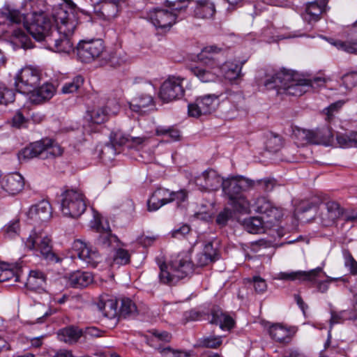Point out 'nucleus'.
Masks as SVG:
<instances>
[{"label": "nucleus", "mask_w": 357, "mask_h": 357, "mask_svg": "<svg viewBox=\"0 0 357 357\" xmlns=\"http://www.w3.org/2000/svg\"><path fill=\"white\" fill-rule=\"evenodd\" d=\"M147 140H148V138L146 137H130L128 148L139 149Z\"/></svg>", "instance_id": "774afa93"}, {"label": "nucleus", "mask_w": 357, "mask_h": 357, "mask_svg": "<svg viewBox=\"0 0 357 357\" xmlns=\"http://www.w3.org/2000/svg\"><path fill=\"white\" fill-rule=\"evenodd\" d=\"M336 139L340 146L342 148L352 147L349 134H338L336 137Z\"/></svg>", "instance_id": "338daca9"}, {"label": "nucleus", "mask_w": 357, "mask_h": 357, "mask_svg": "<svg viewBox=\"0 0 357 357\" xmlns=\"http://www.w3.org/2000/svg\"><path fill=\"white\" fill-rule=\"evenodd\" d=\"M99 311L108 319H114L119 314L117 310V301L116 299H100L97 303Z\"/></svg>", "instance_id": "c756f323"}, {"label": "nucleus", "mask_w": 357, "mask_h": 357, "mask_svg": "<svg viewBox=\"0 0 357 357\" xmlns=\"http://www.w3.org/2000/svg\"><path fill=\"white\" fill-rule=\"evenodd\" d=\"M211 314L212 319L210 321L211 324L219 325L220 328L222 330L229 331L234 327V319L221 310H213Z\"/></svg>", "instance_id": "2f4dec72"}, {"label": "nucleus", "mask_w": 357, "mask_h": 357, "mask_svg": "<svg viewBox=\"0 0 357 357\" xmlns=\"http://www.w3.org/2000/svg\"><path fill=\"white\" fill-rule=\"evenodd\" d=\"M203 252L208 257H210L213 261L218 259V252L217 248L213 247L212 242H209L205 245Z\"/></svg>", "instance_id": "0e129e2a"}, {"label": "nucleus", "mask_w": 357, "mask_h": 357, "mask_svg": "<svg viewBox=\"0 0 357 357\" xmlns=\"http://www.w3.org/2000/svg\"><path fill=\"white\" fill-rule=\"evenodd\" d=\"M220 50V48L215 45L204 47L200 54V59H207L208 61H206L207 66L190 68L191 73L202 82H215L218 79V72L220 63L213 57V54L218 53Z\"/></svg>", "instance_id": "423d86ee"}, {"label": "nucleus", "mask_w": 357, "mask_h": 357, "mask_svg": "<svg viewBox=\"0 0 357 357\" xmlns=\"http://www.w3.org/2000/svg\"><path fill=\"white\" fill-rule=\"evenodd\" d=\"M344 103V101L339 100L332 103L327 108L324 109L323 112L326 115V120L331 122L333 119L335 114L342 107Z\"/></svg>", "instance_id": "603ef678"}, {"label": "nucleus", "mask_w": 357, "mask_h": 357, "mask_svg": "<svg viewBox=\"0 0 357 357\" xmlns=\"http://www.w3.org/2000/svg\"><path fill=\"white\" fill-rule=\"evenodd\" d=\"M342 80L345 89L351 90L357 86V73H347L342 77Z\"/></svg>", "instance_id": "13d9d810"}, {"label": "nucleus", "mask_w": 357, "mask_h": 357, "mask_svg": "<svg viewBox=\"0 0 357 357\" xmlns=\"http://www.w3.org/2000/svg\"><path fill=\"white\" fill-rule=\"evenodd\" d=\"M158 136H167L172 141H178L181 138L180 131L174 127L159 126L155 130Z\"/></svg>", "instance_id": "c03bdc74"}, {"label": "nucleus", "mask_w": 357, "mask_h": 357, "mask_svg": "<svg viewBox=\"0 0 357 357\" xmlns=\"http://www.w3.org/2000/svg\"><path fill=\"white\" fill-rule=\"evenodd\" d=\"M188 192L185 189H181L178 191H172L171 202H176L179 207L188 202Z\"/></svg>", "instance_id": "864d4df0"}, {"label": "nucleus", "mask_w": 357, "mask_h": 357, "mask_svg": "<svg viewBox=\"0 0 357 357\" xmlns=\"http://www.w3.org/2000/svg\"><path fill=\"white\" fill-rule=\"evenodd\" d=\"M72 249L78 258L88 266L94 268L100 261L99 252L89 247L86 243L79 239L73 242Z\"/></svg>", "instance_id": "2eb2a0df"}, {"label": "nucleus", "mask_w": 357, "mask_h": 357, "mask_svg": "<svg viewBox=\"0 0 357 357\" xmlns=\"http://www.w3.org/2000/svg\"><path fill=\"white\" fill-rule=\"evenodd\" d=\"M1 187L9 195H15L24 189V178L17 172L8 174L3 178Z\"/></svg>", "instance_id": "4be33fe9"}, {"label": "nucleus", "mask_w": 357, "mask_h": 357, "mask_svg": "<svg viewBox=\"0 0 357 357\" xmlns=\"http://www.w3.org/2000/svg\"><path fill=\"white\" fill-rule=\"evenodd\" d=\"M45 145L43 144V139L31 143L29 146L24 148L20 153V156L24 159H32L40 157L45 159L44 150Z\"/></svg>", "instance_id": "bb28decb"}, {"label": "nucleus", "mask_w": 357, "mask_h": 357, "mask_svg": "<svg viewBox=\"0 0 357 357\" xmlns=\"http://www.w3.org/2000/svg\"><path fill=\"white\" fill-rule=\"evenodd\" d=\"M84 82V79L82 75H77L62 86L61 93L69 94L77 92L83 86Z\"/></svg>", "instance_id": "ea45409f"}, {"label": "nucleus", "mask_w": 357, "mask_h": 357, "mask_svg": "<svg viewBox=\"0 0 357 357\" xmlns=\"http://www.w3.org/2000/svg\"><path fill=\"white\" fill-rule=\"evenodd\" d=\"M327 3L328 0H315L308 3L305 8V20L309 21V22L312 21L317 22L324 10Z\"/></svg>", "instance_id": "b1692460"}, {"label": "nucleus", "mask_w": 357, "mask_h": 357, "mask_svg": "<svg viewBox=\"0 0 357 357\" xmlns=\"http://www.w3.org/2000/svg\"><path fill=\"white\" fill-rule=\"evenodd\" d=\"M49 16L43 12L34 13L31 22L26 26L27 32L37 41L47 42V36L52 35L54 29H56L54 15Z\"/></svg>", "instance_id": "0eeeda50"}, {"label": "nucleus", "mask_w": 357, "mask_h": 357, "mask_svg": "<svg viewBox=\"0 0 357 357\" xmlns=\"http://www.w3.org/2000/svg\"><path fill=\"white\" fill-rule=\"evenodd\" d=\"M326 207L327 209L328 218L332 222H334L342 214V209L339 204L336 202H327L326 203Z\"/></svg>", "instance_id": "49530a36"}, {"label": "nucleus", "mask_w": 357, "mask_h": 357, "mask_svg": "<svg viewBox=\"0 0 357 357\" xmlns=\"http://www.w3.org/2000/svg\"><path fill=\"white\" fill-rule=\"evenodd\" d=\"M20 230V219L17 217L10 220L2 229L4 236L8 238H13L18 236Z\"/></svg>", "instance_id": "a19ab883"}, {"label": "nucleus", "mask_w": 357, "mask_h": 357, "mask_svg": "<svg viewBox=\"0 0 357 357\" xmlns=\"http://www.w3.org/2000/svg\"><path fill=\"white\" fill-rule=\"evenodd\" d=\"M158 351L161 354L171 356L172 357H190V352L185 350H176L170 347L165 348H158Z\"/></svg>", "instance_id": "5fc2aeb1"}, {"label": "nucleus", "mask_w": 357, "mask_h": 357, "mask_svg": "<svg viewBox=\"0 0 357 357\" xmlns=\"http://www.w3.org/2000/svg\"><path fill=\"white\" fill-rule=\"evenodd\" d=\"M56 92L54 86L51 83H45L37 86L30 94V100L34 104H40L51 99Z\"/></svg>", "instance_id": "5701e85b"}, {"label": "nucleus", "mask_w": 357, "mask_h": 357, "mask_svg": "<svg viewBox=\"0 0 357 357\" xmlns=\"http://www.w3.org/2000/svg\"><path fill=\"white\" fill-rule=\"evenodd\" d=\"M220 94H206L196 98L194 102L190 103L188 112L190 116L199 118L202 115H208L215 112L218 105Z\"/></svg>", "instance_id": "f8f14e48"}, {"label": "nucleus", "mask_w": 357, "mask_h": 357, "mask_svg": "<svg viewBox=\"0 0 357 357\" xmlns=\"http://www.w3.org/2000/svg\"><path fill=\"white\" fill-rule=\"evenodd\" d=\"M0 15L11 24H20L24 20V15L13 5L5 3L0 9Z\"/></svg>", "instance_id": "cd10ccee"}, {"label": "nucleus", "mask_w": 357, "mask_h": 357, "mask_svg": "<svg viewBox=\"0 0 357 357\" xmlns=\"http://www.w3.org/2000/svg\"><path fill=\"white\" fill-rule=\"evenodd\" d=\"M320 274L326 275L321 267H317L309 271H291L281 272L278 275V278L284 280H300V281H314L315 279L320 276Z\"/></svg>", "instance_id": "a211bd4d"}, {"label": "nucleus", "mask_w": 357, "mask_h": 357, "mask_svg": "<svg viewBox=\"0 0 357 357\" xmlns=\"http://www.w3.org/2000/svg\"><path fill=\"white\" fill-rule=\"evenodd\" d=\"M130 135H125L121 132H116L111 136V142L112 146H123L126 145L128 147Z\"/></svg>", "instance_id": "4d7b16f0"}, {"label": "nucleus", "mask_w": 357, "mask_h": 357, "mask_svg": "<svg viewBox=\"0 0 357 357\" xmlns=\"http://www.w3.org/2000/svg\"><path fill=\"white\" fill-rule=\"evenodd\" d=\"M159 269V282L162 284L172 286L192 273V264L188 259L178 256L169 264H160Z\"/></svg>", "instance_id": "20e7f679"}, {"label": "nucleus", "mask_w": 357, "mask_h": 357, "mask_svg": "<svg viewBox=\"0 0 357 357\" xmlns=\"http://www.w3.org/2000/svg\"><path fill=\"white\" fill-rule=\"evenodd\" d=\"M215 6L210 0H201L197 1L195 9L197 17L202 19H211L215 13Z\"/></svg>", "instance_id": "7c9ffc66"}, {"label": "nucleus", "mask_w": 357, "mask_h": 357, "mask_svg": "<svg viewBox=\"0 0 357 357\" xmlns=\"http://www.w3.org/2000/svg\"><path fill=\"white\" fill-rule=\"evenodd\" d=\"M45 283V274L39 270H32L29 272L26 285L31 290H37L43 288Z\"/></svg>", "instance_id": "473e14b6"}, {"label": "nucleus", "mask_w": 357, "mask_h": 357, "mask_svg": "<svg viewBox=\"0 0 357 357\" xmlns=\"http://www.w3.org/2000/svg\"><path fill=\"white\" fill-rule=\"evenodd\" d=\"M243 62L227 61L222 68L224 75L226 79L233 81L241 76V68Z\"/></svg>", "instance_id": "f704fd0d"}, {"label": "nucleus", "mask_w": 357, "mask_h": 357, "mask_svg": "<svg viewBox=\"0 0 357 357\" xmlns=\"http://www.w3.org/2000/svg\"><path fill=\"white\" fill-rule=\"evenodd\" d=\"M253 286L255 291L259 294L264 292L267 289L266 281L260 277L253 278Z\"/></svg>", "instance_id": "69168bd1"}, {"label": "nucleus", "mask_w": 357, "mask_h": 357, "mask_svg": "<svg viewBox=\"0 0 357 357\" xmlns=\"http://www.w3.org/2000/svg\"><path fill=\"white\" fill-rule=\"evenodd\" d=\"M94 10L101 15L105 19L110 20L114 17L119 11V4L115 0H102L95 8Z\"/></svg>", "instance_id": "a878e982"}, {"label": "nucleus", "mask_w": 357, "mask_h": 357, "mask_svg": "<svg viewBox=\"0 0 357 357\" xmlns=\"http://www.w3.org/2000/svg\"><path fill=\"white\" fill-rule=\"evenodd\" d=\"M222 337L220 336H209L202 338L201 343L202 346L207 348L216 349L222 344Z\"/></svg>", "instance_id": "bf43d9fd"}, {"label": "nucleus", "mask_w": 357, "mask_h": 357, "mask_svg": "<svg viewBox=\"0 0 357 357\" xmlns=\"http://www.w3.org/2000/svg\"><path fill=\"white\" fill-rule=\"evenodd\" d=\"M296 139L301 144H323L328 146L333 141V135L330 127H323L315 130L296 128L294 131Z\"/></svg>", "instance_id": "1a4fd4ad"}, {"label": "nucleus", "mask_w": 357, "mask_h": 357, "mask_svg": "<svg viewBox=\"0 0 357 357\" xmlns=\"http://www.w3.org/2000/svg\"><path fill=\"white\" fill-rule=\"evenodd\" d=\"M114 250L115 253L112 258L108 259V264L111 266H114L115 265L119 266H123L128 264L130 262V255L128 250L122 248H116Z\"/></svg>", "instance_id": "e433bc0d"}, {"label": "nucleus", "mask_w": 357, "mask_h": 357, "mask_svg": "<svg viewBox=\"0 0 357 357\" xmlns=\"http://www.w3.org/2000/svg\"><path fill=\"white\" fill-rule=\"evenodd\" d=\"M135 84L136 90L142 92L129 102L130 108L133 112L143 114L145 108L153 104V93H155V88L150 82L142 79L139 81L136 79Z\"/></svg>", "instance_id": "9d476101"}, {"label": "nucleus", "mask_w": 357, "mask_h": 357, "mask_svg": "<svg viewBox=\"0 0 357 357\" xmlns=\"http://www.w3.org/2000/svg\"><path fill=\"white\" fill-rule=\"evenodd\" d=\"M243 228L249 233L257 234L264 231V222L260 217H250L242 221Z\"/></svg>", "instance_id": "c9c22d12"}, {"label": "nucleus", "mask_w": 357, "mask_h": 357, "mask_svg": "<svg viewBox=\"0 0 357 357\" xmlns=\"http://www.w3.org/2000/svg\"><path fill=\"white\" fill-rule=\"evenodd\" d=\"M271 337L278 342H288L290 340V331L281 324H273L269 328Z\"/></svg>", "instance_id": "72a5a7b5"}, {"label": "nucleus", "mask_w": 357, "mask_h": 357, "mask_svg": "<svg viewBox=\"0 0 357 357\" xmlns=\"http://www.w3.org/2000/svg\"><path fill=\"white\" fill-rule=\"evenodd\" d=\"M223 179L215 170L208 169L195 178V183L202 190L213 191L222 186Z\"/></svg>", "instance_id": "f3484780"}, {"label": "nucleus", "mask_w": 357, "mask_h": 357, "mask_svg": "<svg viewBox=\"0 0 357 357\" xmlns=\"http://www.w3.org/2000/svg\"><path fill=\"white\" fill-rule=\"evenodd\" d=\"M311 80L296 79L289 71L278 72L264 82L268 89H276L279 92L282 90L291 96H300L305 93V88L310 86Z\"/></svg>", "instance_id": "7ed1b4c3"}, {"label": "nucleus", "mask_w": 357, "mask_h": 357, "mask_svg": "<svg viewBox=\"0 0 357 357\" xmlns=\"http://www.w3.org/2000/svg\"><path fill=\"white\" fill-rule=\"evenodd\" d=\"M253 184V180L240 176H231L222 180V192L234 212L242 214L250 212V202L243 192L252 188Z\"/></svg>", "instance_id": "f03ea898"}, {"label": "nucleus", "mask_w": 357, "mask_h": 357, "mask_svg": "<svg viewBox=\"0 0 357 357\" xmlns=\"http://www.w3.org/2000/svg\"><path fill=\"white\" fill-rule=\"evenodd\" d=\"M273 204L265 197H259L255 202V211L257 213L266 215Z\"/></svg>", "instance_id": "3c124183"}, {"label": "nucleus", "mask_w": 357, "mask_h": 357, "mask_svg": "<svg viewBox=\"0 0 357 357\" xmlns=\"http://www.w3.org/2000/svg\"><path fill=\"white\" fill-rule=\"evenodd\" d=\"M338 50H343L350 54H357V40L349 41L335 40L332 43Z\"/></svg>", "instance_id": "a18cd8bd"}, {"label": "nucleus", "mask_w": 357, "mask_h": 357, "mask_svg": "<svg viewBox=\"0 0 357 357\" xmlns=\"http://www.w3.org/2000/svg\"><path fill=\"white\" fill-rule=\"evenodd\" d=\"M344 266L349 269L351 274L357 275V261L348 250H343Z\"/></svg>", "instance_id": "8fccbe9b"}, {"label": "nucleus", "mask_w": 357, "mask_h": 357, "mask_svg": "<svg viewBox=\"0 0 357 357\" xmlns=\"http://www.w3.org/2000/svg\"><path fill=\"white\" fill-rule=\"evenodd\" d=\"M14 100L15 95L12 90L8 89L4 84L0 83V105H7Z\"/></svg>", "instance_id": "de8ad7c7"}, {"label": "nucleus", "mask_w": 357, "mask_h": 357, "mask_svg": "<svg viewBox=\"0 0 357 357\" xmlns=\"http://www.w3.org/2000/svg\"><path fill=\"white\" fill-rule=\"evenodd\" d=\"M43 144L45 145L44 150L45 159L50 157L60 156L63 153L61 146L50 139H43Z\"/></svg>", "instance_id": "4c0bfd02"}, {"label": "nucleus", "mask_w": 357, "mask_h": 357, "mask_svg": "<svg viewBox=\"0 0 357 357\" xmlns=\"http://www.w3.org/2000/svg\"><path fill=\"white\" fill-rule=\"evenodd\" d=\"M233 212L231 209L225 208L217 216L216 222L221 225L225 226L228 220L232 217Z\"/></svg>", "instance_id": "052dcab7"}, {"label": "nucleus", "mask_w": 357, "mask_h": 357, "mask_svg": "<svg viewBox=\"0 0 357 357\" xmlns=\"http://www.w3.org/2000/svg\"><path fill=\"white\" fill-rule=\"evenodd\" d=\"M97 230L99 235L96 241V245L100 249L105 251H111L116 250L118 246L117 237L112 234L109 227L106 229L101 226L100 224L98 225Z\"/></svg>", "instance_id": "aec40b11"}, {"label": "nucleus", "mask_w": 357, "mask_h": 357, "mask_svg": "<svg viewBox=\"0 0 357 357\" xmlns=\"http://www.w3.org/2000/svg\"><path fill=\"white\" fill-rule=\"evenodd\" d=\"M182 82L180 77L169 76L160 86V98L167 102L181 98L185 92Z\"/></svg>", "instance_id": "4468645a"}, {"label": "nucleus", "mask_w": 357, "mask_h": 357, "mask_svg": "<svg viewBox=\"0 0 357 357\" xmlns=\"http://www.w3.org/2000/svg\"><path fill=\"white\" fill-rule=\"evenodd\" d=\"M54 21L56 29L47 36V48L56 52L70 54L74 50L72 36L77 27V22L66 10L59 8L56 10Z\"/></svg>", "instance_id": "f257e3e1"}, {"label": "nucleus", "mask_w": 357, "mask_h": 357, "mask_svg": "<svg viewBox=\"0 0 357 357\" xmlns=\"http://www.w3.org/2000/svg\"><path fill=\"white\" fill-rule=\"evenodd\" d=\"M138 314L135 303L130 298L121 299V305L119 309V314L123 317H135Z\"/></svg>", "instance_id": "58836bf2"}, {"label": "nucleus", "mask_w": 357, "mask_h": 357, "mask_svg": "<svg viewBox=\"0 0 357 357\" xmlns=\"http://www.w3.org/2000/svg\"><path fill=\"white\" fill-rule=\"evenodd\" d=\"M105 45L100 39L83 40L77 47V54L82 62H91L104 53Z\"/></svg>", "instance_id": "ddd939ff"}, {"label": "nucleus", "mask_w": 357, "mask_h": 357, "mask_svg": "<svg viewBox=\"0 0 357 357\" xmlns=\"http://www.w3.org/2000/svg\"><path fill=\"white\" fill-rule=\"evenodd\" d=\"M266 216L270 218L268 220L271 222L273 221H279L283 216L282 208L272 206L271 208L266 213Z\"/></svg>", "instance_id": "e2e57ef3"}, {"label": "nucleus", "mask_w": 357, "mask_h": 357, "mask_svg": "<svg viewBox=\"0 0 357 357\" xmlns=\"http://www.w3.org/2000/svg\"><path fill=\"white\" fill-rule=\"evenodd\" d=\"M13 36L19 40L24 49H31L33 47L32 43L25 31L22 29H15L13 31Z\"/></svg>", "instance_id": "09e8293b"}, {"label": "nucleus", "mask_w": 357, "mask_h": 357, "mask_svg": "<svg viewBox=\"0 0 357 357\" xmlns=\"http://www.w3.org/2000/svg\"><path fill=\"white\" fill-rule=\"evenodd\" d=\"M24 245L27 249L34 250L36 255H40L49 262L61 261V259L52 251V240L42 230L33 229L24 241Z\"/></svg>", "instance_id": "39448f33"}, {"label": "nucleus", "mask_w": 357, "mask_h": 357, "mask_svg": "<svg viewBox=\"0 0 357 357\" xmlns=\"http://www.w3.org/2000/svg\"><path fill=\"white\" fill-rule=\"evenodd\" d=\"M90 121L96 124H100L107 121L108 112L105 107H99L88 112Z\"/></svg>", "instance_id": "79ce46f5"}, {"label": "nucleus", "mask_w": 357, "mask_h": 357, "mask_svg": "<svg viewBox=\"0 0 357 357\" xmlns=\"http://www.w3.org/2000/svg\"><path fill=\"white\" fill-rule=\"evenodd\" d=\"M40 79V73L37 69L25 67L15 77V89L19 93L29 94L38 86Z\"/></svg>", "instance_id": "9b49d317"}, {"label": "nucleus", "mask_w": 357, "mask_h": 357, "mask_svg": "<svg viewBox=\"0 0 357 357\" xmlns=\"http://www.w3.org/2000/svg\"><path fill=\"white\" fill-rule=\"evenodd\" d=\"M165 9L155 8L149 13V18L157 29H169L175 22L177 14Z\"/></svg>", "instance_id": "dca6fc26"}, {"label": "nucleus", "mask_w": 357, "mask_h": 357, "mask_svg": "<svg viewBox=\"0 0 357 357\" xmlns=\"http://www.w3.org/2000/svg\"><path fill=\"white\" fill-rule=\"evenodd\" d=\"M18 275H17L15 271L8 267L7 264L4 272L0 274V282L13 280L14 282L18 281Z\"/></svg>", "instance_id": "680f3d73"}, {"label": "nucleus", "mask_w": 357, "mask_h": 357, "mask_svg": "<svg viewBox=\"0 0 357 357\" xmlns=\"http://www.w3.org/2000/svg\"><path fill=\"white\" fill-rule=\"evenodd\" d=\"M61 210L64 216L72 218L79 217L86 208L84 194L77 189H68L61 194Z\"/></svg>", "instance_id": "6e6552de"}, {"label": "nucleus", "mask_w": 357, "mask_h": 357, "mask_svg": "<svg viewBox=\"0 0 357 357\" xmlns=\"http://www.w3.org/2000/svg\"><path fill=\"white\" fill-rule=\"evenodd\" d=\"M172 191L160 188L155 190L147 201L149 211H155L162 206L171 203Z\"/></svg>", "instance_id": "412c9836"}, {"label": "nucleus", "mask_w": 357, "mask_h": 357, "mask_svg": "<svg viewBox=\"0 0 357 357\" xmlns=\"http://www.w3.org/2000/svg\"><path fill=\"white\" fill-rule=\"evenodd\" d=\"M282 146V138L276 134L270 133L266 142V149L270 152H277Z\"/></svg>", "instance_id": "37998d69"}, {"label": "nucleus", "mask_w": 357, "mask_h": 357, "mask_svg": "<svg viewBox=\"0 0 357 357\" xmlns=\"http://www.w3.org/2000/svg\"><path fill=\"white\" fill-rule=\"evenodd\" d=\"M83 331L78 327L70 326L59 331L57 337L61 342L74 344L82 337Z\"/></svg>", "instance_id": "393cba45"}, {"label": "nucleus", "mask_w": 357, "mask_h": 357, "mask_svg": "<svg viewBox=\"0 0 357 357\" xmlns=\"http://www.w3.org/2000/svg\"><path fill=\"white\" fill-rule=\"evenodd\" d=\"M93 275L89 272L76 271L68 279L69 284L74 288H84L92 283Z\"/></svg>", "instance_id": "c85d7f7f"}, {"label": "nucleus", "mask_w": 357, "mask_h": 357, "mask_svg": "<svg viewBox=\"0 0 357 357\" xmlns=\"http://www.w3.org/2000/svg\"><path fill=\"white\" fill-rule=\"evenodd\" d=\"M254 184L252 188H257L265 192H270L273 190L275 186V181L269 178H264L257 181H253Z\"/></svg>", "instance_id": "6e6d98bb"}, {"label": "nucleus", "mask_w": 357, "mask_h": 357, "mask_svg": "<svg viewBox=\"0 0 357 357\" xmlns=\"http://www.w3.org/2000/svg\"><path fill=\"white\" fill-rule=\"evenodd\" d=\"M52 216V208L49 202L42 200L31 206L27 212V217L35 222H46Z\"/></svg>", "instance_id": "6ab92c4d"}]
</instances>
